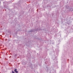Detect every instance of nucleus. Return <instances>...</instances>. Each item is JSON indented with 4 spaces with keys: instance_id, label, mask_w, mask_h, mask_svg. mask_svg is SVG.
I'll use <instances>...</instances> for the list:
<instances>
[{
    "instance_id": "f03ea898",
    "label": "nucleus",
    "mask_w": 73,
    "mask_h": 73,
    "mask_svg": "<svg viewBox=\"0 0 73 73\" xmlns=\"http://www.w3.org/2000/svg\"><path fill=\"white\" fill-rule=\"evenodd\" d=\"M14 72H15V73H19V72H18V71H17V69H15L14 70Z\"/></svg>"
},
{
    "instance_id": "1a4fd4ad",
    "label": "nucleus",
    "mask_w": 73,
    "mask_h": 73,
    "mask_svg": "<svg viewBox=\"0 0 73 73\" xmlns=\"http://www.w3.org/2000/svg\"><path fill=\"white\" fill-rule=\"evenodd\" d=\"M47 71H48V68H47Z\"/></svg>"
},
{
    "instance_id": "39448f33",
    "label": "nucleus",
    "mask_w": 73,
    "mask_h": 73,
    "mask_svg": "<svg viewBox=\"0 0 73 73\" xmlns=\"http://www.w3.org/2000/svg\"><path fill=\"white\" fill-rule=\"evenodd\" d=\"M12 73H15V72L13 71L12 70Z\"/></svg>"
},
{
    "instance_id": "20e7f679",
    "label": "nucleus",
    "mask_w": 73,
    "mask_h": 73,
    "mask_svg": "<svg viewBox=\"0 0 73 73\" xmlns=\"http://www.w3.org/2000/svg\"><path fill=\"white\" fill-rule=\"evenodd\" d=\"M3 5H4V6H6V5H4V3H5V2H3Z\"/></svg>"
},
{
    "instance_id": "423d86ee",
    "label": "nucleus",
    "mask_w": 73,
    "mask_h": 73,
    "mask_svg": "<svg viewBox=\"0 0 73 73\" xmlns=\"http://www.w3.org/2000/svg\"><path fill=\"white\" fill-rule=\"evenodd\" d=\"M38 31V28H37V29L35 30V31Z\"/></svg>"
},
{
    "instance_id": "9b49d317",
    "label": "nucleus",
    "mask_w": 73,
    "mask_h": 73,
    "mask_svg": "<svg viewBox=\"0 0 73 73\" xmlns=\"http://www.w3.org/2000/svg\"><path fill=\"white\" fill-rule=\"evenodd\" d=\"M0 3H1L0 2Z\"/></svg>"
},
{
    "instance_id": "7ed1b4c3",
    "label": "nucleus",
    "mask_w": 73,
    "mask_h": 73,
    "mask_svg": "<svg viewBox=\"0 0 73 73\" xmlns=\"http://www.w3.org/2000/svg\"><path fill=\"white\" fill-rule=\"evenodd\" d=\"M15 57H17V54H15Z\"/></svg>"
},
{
    "instance_id": "6e6552de",
    "label": "nucleus",
    "mask_w": 73,
    "mask_h": 73,
    "mask_svg": "<svg viewBox=\"0 0 73 73\" xmlns=\"http://www.w3.org/2000/svg\"><path fill=\"white\" fill-rule=\"evenodd\" d=\"M5 40L6 41H7V39H5Z\"/></svg>"
},
{
    "instance_id": "f257e3e1",
    "label": "nucleus",
    "mask_w": 73,
    "mask_h": 73,
    "mask_svg": "<svg viewBox=\"0 0 73 73\" xmlns=\"http://www.w3.org/2000/svg\"><path fill=\"white\" fill-rule=\"evenodd\" d=\"M29 33H31V32H35V30L34 29H31L28 31Z\"/></svg>"
},
{
    "instance_id": "9d476101",
    "label": "nucleus",
    "mask_w": 73,
    "mask_h": 73,
    "mask_svg": "<svg viewBox=\"0 0 73 73\" xmlns=\"http://www.w3.org/2000/svg\"><path fill=\"white\" fill-rule=\"evenodd\" d=\"M0 63H1V62H0Z\"/></svg>"
},
{
    "instance_id": "f8f14e48",
    "label": "nucleus",
    "mask_w": 73,
    "mask_h": 73,
    "mask_svg": "<svg viewBox=\"0 0 73 73\" xmlns=\"http://www.w3.org/2000/svg\"><path fill=\"white\" fill-rule=\"evenodd\" d=\"M23 63H24V62H23Z\"/></svg>"
},
{
    "instance_id": "0eeeda50",
    "label": "nucleus",
    "mask_w": 73,
    "mask_h": 73,
    "mask_svg": "<svg viewBox=\"0 0 73 73\" xmlns=\"http://www.w3.org/2000/svg\"><path fill=\"white\" fill-rule=\"evenodd\" d=\"M39 31H40V30H41V29L40 28H39Z\"/></svg>"
}]
</instances>
